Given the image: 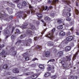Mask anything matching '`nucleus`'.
<instances>
[{"mask_svg": "<svg viewBox=\"0 0 79 79\" xmlns=\"http://www.w3.org/2000/svg\"><path fill=\"white\" fill-rule=\"evenodd\" d=\"M29 8H31V10H27V13H28V14H29V13H30V12L31 11L32 15H34V14L35 12V10H34L32 9V6L31 5H30L29 6Z\"/></svg>", "mask_w": 79, "mask_h": 79, "instance_id": "f257e3e1", "label": "nucleus"}, {"mask_svg": "<svg viewBox=\"0 0 79 79\" xmlns=\"http://www.w3.org/2000/svg\"><path fill=\"white\" fill-rule=\"evenodd\" d=\"M53 33H50L49 34L47 35H46V37H48L50 39L52 40L53 39Z\"/></svg>", "mask_w": 79, "mask_h": 79, "instance_id": "f03ea898", "label": "nucleus"}, {"mask_svg": "<svg viewBox=\"0 0 79 79\" xmlns=\"http://www.w3.org/2000/svg\"><path fill=\"white\" fill-rule=\"evenodd\" d=\"M7 53V52H5V51H4L3 50H2V52L1 53H0V55H2V57H4V58H5L6 57V54Z\"/></svg>", "mask_w": 79, "mask_h": 79, "instance_id": "7ed1b4c3", "label": "nucleus"}, {"mask_svg": "<svg viewBox=\"0 0 79 79\" xmlns=\"http://www.w3.org/2000/svg\"><path fill=\"white\" fill-rule=\"evenodd\" d=\"M58 0H53L52 1H50V0H49L48 1V3H51L52 2V4H55L56 3L58 2Z\"/></svg>", "mask_w": 79, "mask_h": 79, "instance_id": "20e7f679", "label": "nucleus"}, {"mask_svg": "<svg viewBox=\"0 0 79 79\" xmlns=\"http://www.w3.org/2000/svg\"><path fill=\"white\" fill-rule=\"evenodd\" d=\"M13 72L14 73H19V70L18 68H15L13 69Z\"/></svg>", "mask_w": 79, "mask_h": 79, "instance_id": "39448f33", "label": "nucleus"}, {"mask_svg": "<svg viewBox=\"0 0 79 79\" xmlns=\"http://www.w3.org/2000/svg\"><path fill=\"white\" fill-rule=\"evenodd\" d=\"M27 16V15L26 14H23V15H20L19 16V18H22L23 19H24L25 18H26Z\"/></svg>", "mask_w": 79, "mask_h": 79, "instance_id": "423d86ee", "label": "nucleus"}, {"mask_svg": "<svg viewBox=\"0 0 79 79\" xmlns=\"http://www.w3.org/2000/svg\"><path fill=\"white\" fill-rule=\"evenodd\" d=\"M28 25L27 23H25L24 25H22V26L20 27V28H21L22 29H26L27 27V26Z\"/></svg>", "mask_w": 79, "mask_h": 79, "instance_id": "0eeeda50", "label": "nucleus"}, {"mask_svg": "<svg viewBox=\"0 0 79 79\" xmlns=\"http://www.w3.org/2000/svg\"><path fill=\"white\" fill-rule=\"evenodd\" d=\"M40 73L37 74H35L31 76V77L32 79H35L36 77H37L39 76V75H40Z\"/></svg>", "mask_w": 79, "mask_h": 79, "instance_id": "6e6552de", "label": "nucleus"}, {"mask_svg": "<svg viewBox=\"0 0 79 79\" xmlns=\"http://www.w3.org/2000/svg\"><path fill=\"white\" fill-rule=\"evenodd\" d=\"M60 63L62 64L64 68H66L67 67V65H66V64H65V62L64 61V60H62L60 62Z\"/></svg>", "mask_w": 79, "mask_h": 79, "instance_id": "1a4fd4ad", "label": "nucleus"}, {"mask_svg": "<svg viewBox=\"0 0 79 79\" xmlns=\"http://www.w3.org/2000/svg\"><path fill=\"white\" fill-rule=\"evenodd\" d=\"M73 39V36H69L67 37L66 38L67 40L68 41H71Z\"/></svg>", "mask_w": 79, "mask_h": 79, "instance_id": "9d476101", "label": "nucleus"}, {"mask_svg": "<svg viewBox=\"0 0 79 79\" xmlns=\"http://www.w3.org/2000/svg\"><path fill=\"white\" fill-rule=\"evenodd\" d=\"M71 50V47L70 46H67L65 48V50L66 52H68Z\"/></svg>", "mask_w": 79, "mask_h": 79, "instance_id": "9b49d317", "label": "nucleus"}, {"mask_svg": "<svg viewBox=\"0 0 79 79\" xmlns=\"http://www.w3.org/2000/svg\"><path fill=\"white\" fill-rule=\"evenodd\" d=\"M3 34H10V31L8 30H5L3 32Z\"/></svg>", "mask_w": 79, "mask_h": 79, "instance_id": "f8f14e48", "label": "nucleus"}, {"mask_svg": "<svg viewBox=\"0 0 79 79\" xmlns=\"http://www.w3.org/2000/svg\"><path fill=\"white\" fill-rule=\"evenodd\" d=\"M62 1L63 2H64V3H65L66 4H69V3H71V2L69 1V0H66V1L64 0H62Z\"/></svg>", "mask_w": 79, "mask_h": 79, "instance_id": "ddd939ff", "label": "nucleus"}, {"mask_svg": "<svg viewBox=\"0 0 79 79\" xmlns=\"http://www.w3.org/2000/svg\"><path fill=\"white\" fill-rule=\"evenodd\" d=\"M45 56L46 57H48L50 56V52L48 51H47L45 52Z\"/></svg>", "mask_w": 79, "mask_h": 79, "instance_id": "4468645a", "label": "nucleus"}, {"mask_svg": "<svg viewBox=\"0 0 79 79\" xmlns=\"http://www.w3.org/2000/svg\"><path fill=\"white\" fill-rule=\"evenodd\" d=\"M52 6H50L48 8V6H45V9L44 10L45 11V10H47L48 9V10H49L50 9H52Z\"/></svg>", "mask_w": 79, "mask_h": 79, "instance_id": "2eb2a0df", "label": "nucleus"}, {"mask_svg": "<svg viewBox=\"0 0 79 79\" xmlns=\"http://www.w3.org/2000/svg\"><path fill=\"white\" fill-rule=\"evenodd\" d=\"M29 25L31 26V29H34L35 28L34 26L31 23H29Z\"/></svg>", "mask_w": 79, "mask_h": 79, "instance_id": "dca6fc26", "label": "nucleus"}, {"mask_svg": "<svg viewBox=\"0 0 79 79\" xmlns=\"http://www.w3.org/2000/svg\"><path fill=\"white\" fill-rule=\"evenodd\" d=\"M44 20H47L48 21H50V18L48 16H46L44 17Z\"/></svg>", "mask_w": 79, "mask_h": 79, "instance_id": "f3484780", "label": "nucleus"}, {"mask_svg": "<svg viewBox=\"0 0 79 79\" xmlns=\"http://www.w3.org/2000/svg\"><path fill=\"white\" fill-rule=\"evenodd\" d=\"M36 15H37L38 18H42V15L40 13H38V14H37Z\"/></svg>", "mask_w": 79, "mask_h": 79, "instance_id": "a211bd4d", "label": "nucleus"}, {"mask_svg": "<svg viewBox=\"0 0 79 79\" xmlns=\"http://www.w3.org/2000/svg\"><path fill=\"white\" fill-rule=\"evenodd\" d=\"M50 16L53 17L55 16V12L52 11L50 14Z\"/></svg>", "mask_w": 79, "mask_h": 79, "instance_id": "6ab92c4d", "label": "nucleus"}, {"mask_svg": "<svg viewBox=\"0 0 79 79\" xmlns=\"http://www.w3.org/2000/svg\"><path fill=\"white\" fill-rule=\"evenodd\" d=\"M78 52H77L74 55L73 58V60H74L76 58V56H77V55H78Z\"/></svg>", "mask_w": 79, "mask_h": 79, "instance_id": "aec40b11", "label": "nucleus"}, {"mask_svg": "<svg viewBox=\"0 0 79 79\" xmlns=\"http://www.w3.org/2000/svg\"><path fill=\"white\" fill-rule=\"evenodd\" d=\"M58 55H59V56H62L63 55V52L62 51L59 52L58 53Z\"/></svg>", "mask_w": 79, "mask_h": 79, "instance_id": "412c9836", "label": "nucleus"}, {"mask_svg": "<svg viewBox=\"0 0 79 79\" xmlns=\"http://www.w3.org/2000/svg\"><path fill=\"white\" fill-rule=\"evenodd\" d=\"M23 41H21V40H19L15 43V44L18 45V44H19V43H21V42H23Z\"/></svg>", "mask_w": 79, "mask_h": 79, "instance_id": "4be33fe9", "label": "nucleus"}, {"mask_svg": "<svg viewBox=\"0 0 79 79\" xmlns=\"http://www.w3.org/2000/svg\"><path fill=\"white\" fill-rule=\"evenodd\" d=\"M50 73H47L44 74V76L45 77H48L50 76Z\"/></svg>", "mask_w": 79, "mask_h": 79, "instance_id": "5701e85b", "label": "nucleus"}, {"mask_svg": "<svg viewBox=\"0 0 79 79\" xmlns=\"http://www.w3.org/2000/svg\"><path fill=\"white\" fill-rule=\"evenodd\" d=\"M9 5H12V6H11L12 8H15V4H14L12 3V2H10L9 3Z\"/></svg>", "mask_w": 79, "mask_h": 79, "instance_id": "b1692460", "label": "nucleus"}, {"mask_svg": "<svg viewBox=\"0 0 79 79\" xmlns=\"http://www.w3.org/2000/svg\"><path fill=\"white\" fill-rule=\"evenodd\" d=\"M63 25H60V26H58L57 28L58 29H62L63 27Z\"/></svg>", "mask_w": 79, "mask_h": 79, "instance_id": "393cba45", "label": "nucleus"}, {"mask_svg": "<svg viewBox=\"0 0 79 79\" xmlns=\"http://www.w3.org/2000/svg\"><path fill=\"white\" fill-rule=\"evenodd\" d=\"M27 4L26 2L25 1H23L22 2V6H26Z\"/></svg>", "mask_w": 79, "mask_h": 79, "instance_id": "a878e982", "label": "nucleus"}, {"mask_svg": "<svg viewBox=\"0 0 79 79\" xmlns=\"http://www.w3.org/2000/svg\"><path fill=\"white\" fill-rule=\"evenodd\" d=\"M2 68L3 69H7L8 68V66H7V64H5L2 67Z\"/></svg>", "mask_w": 79, "mask_h": 79, "instance_id": "bb28decb", "label": "nucleus"}, {"mask_svg": "<svg viewBox=\"0 0 79 79\" xmlns=\"http://www.w3.org/2000/svg\"><path fill=\"white\" fill-rule=\"evenodd\" d=\"M60 34L61 35L64 36V35H65V33H64V31H61L60 33Z\"/></svg>", "mask_w": 79, "mask_h": 79, "instance_id": "cd10ccee", "label": "nucleus"}, {"mask_svg": "<svg viewBox=\"0 0 79 79\" xmlns=\"http://www.w3.org/2000/svg\"><path fill=\"white\" fill-rule=\"evenodd\" d=\"M26 37V35L25 34L22 35L20 36V37L21 39H23V38H24Z\"/></svg>", "mask_w": 79, "mask_h": 79, "instance_id": "c85d7f7f", "label": "nucleus"}, {"mask_svg": "<svg viewBox=\"0 0 79 79\" xmlns=\"http://www.w3.org/2000/svg\"><path fill=\"white\" fill-rule=\"evenodd\" d=\"M39 67L40 69H44V66L42 65H40Z\"/></svg>", "mask_w": 79, "mask_h": 79, "instance_id": "c756f323", "label": "nucleus"}, {"mask_svg": "<svg viewBox=\"0 0 79 79\" xmlns=\"http://www.w3.org/2000/svg\"><path fill=\"white\" fill-rule=\"evenodd\" d=\"M67 59L68 61H70L71 60V57L70 56H66Z\"/></svg>", "mask_w": 79, "mask_h": 79, "instance_id": "7c9ffc66", "label": "nucleus"}, {"mask_svg": "<svg viewBox=\"0 0 79 79\" xmlns=\"http://www.w3.org/2000/svg\"><path fill=\"white\" fill-rule=\"evenodd\" d=\"M57 76L56 75L52 76L51 77V78L53 79H56V78Z\"/></svg>", "mask_w": 79, "mask_h": 79, "instance_id": "2f4dec72", "label": "nucleus"}, {"mask_svg": "<svg viewBox=\"0 0 79 79\" xmlns=\"http://www.w3.org/2000/svg\"><path fill=\"white\" fill-rule=\"evenodd\" d=\"M45 10V6H43L41 8V9L40 10L41 11H44Z\"/></svg>", "mask_w": 79, "mask_h": 79, "instance_id": "473e14b6", "label": "nucleus"}, {"mask_svg": "<svg viewBox=\"0 0 79 79\" xmlns=\"http://www.w3.org/2000/svg\"><path fill=\"white\" fill-rule=\"evenodd\" d=\"M16 32H17V33H18V34H21L20 30H19V29H17L16 30Z\"/></svg>", "mask_w": 79, "mask_h": 79, "instance_id": "72a5a7b5", "label": "nucleus"}, {"mask_svg": "<svg viewBox=\"0 0 79 79\" xmlns=\"http://www.w3.org/2000/svg\"><path fill=\"white\" fill-rule=\"evenodd\" d=\"M52 69V68H51V67H48L47 69V70L48 71H50Z\"/></svg>", "mask_w": 79, "mask_h": 79, "instance_id": "f704fd0d", "label": "nucleus"}, {"mask_svg": "<svg viewBox=\"0 0 79 79\" xmlns=\"http://www.w3.org/2000/svg\"><path fill=\"white\" fill-rule=\"evenodd\" d=\"M18 6L19 7V8H22V5L21 4H19L18 5Z\"/></svg>", "mask_w": 79, "mask_h": 79, "instance_id": "c9c22d12", "label": "nucleus"}, {"mask_svg": "<svg viewBox=\"0 0 79 79\" xmlns=\"http://www.w3.org/2000/svg\"><path fill=\"white\" fill-rule=\"evenodd\" d=\"M41 21L43 23V24H44V26H46V23H45V22H44V20H41Z\"/></svg>", "mask_w": 79, "mask_h": 79, "instance_id": "e433bc0d", "label": "nucleus"}, {"mask_svg": "<svg viewBox=\"0 0 79 79\" xmlns=\"http://www.w3.org/2000/svg\"><path fill=\"white\" fill-rule=\"evenodd\" d=\"M8 12L10 14H11L13 13V11L11 9H9V10L8 11Z\"/></svg>", "mask_w": 79, "mask_h": 79, "instance_id": "4c0bfd02", "label": "nucleus"}, {"mask_svg": "<svg viewBox=\"0 0 79 79\" xmlns=\"http://www.w3.org/2000/svg\"><path fill=\"white\" fill-rule=\"evenodd\" d=\"M50 44H48V46H52V45H53V43H50Z\"/></svg>", "mask_w": 79, "mask_h": 79, "instance_id": "58836bf2", "label": "nucleus"}, {"mask_svg": "<svg viewBox=\"0 0 79 79\" xmlns=\"http://www.w3.org/2000/svg\"><path fill=\"white\" fill-rule=\"evenodd\" d=\"M53 62V61H55V59H51L49 60L48 62Z\"/></svg>", "mask_w": 79, "mask_h": 79, "instance_id": "ea45409f", "label": "nucleus"}, {"mask_svg": "<svg viewBox=\"0 0 79 79\" xmlns=\"http://www.w3.org/2000/svg\"><path fill=\"white\" fill-rule=\"evenodd\" d=\"M30 74V73L29 72H27L25 73V76H29Z\"/></svg>", "mask_w": 79, "mask_h": 79, "instance_id": "a19ab883", "label": "nucleus"}, {"mask_svg": "<svg viewBox=\"0 0 79 79\" xmlns=\"http://www.w3.org/2000/svg\"><path fill=\"white\" fill-rule=\"evenodd\" d=\"M57 23H62V21H61V20L60 19H58L57 20Z\"/></svg>", "mask_w": 79, "mask_h": 79, "instance_id": "79ce46f5", "label": "nucleus"}, {"mask_svg": "<svg viewBox=\"0 0 79 79\" xmlns=\"http://www.w3.org/2000/svg\"><path fill=\"white\" fill-rule=\"evenodd\" d=\"M15 38V35H13L11 36V39H14Z\"/></svg>", "mask_w": 79, "mask_h": 79, "instance_id": "37998d69", "label": "nucleus"}, {"mask_svg": "<svg viewBox=\"0 0 79 79\" xmlns=\"http://www.w3.org/2000/svg\"><path fill=\"white\" fill-rule=\"evenodd\" d=\"M37 48H39V49H40V50H41V49H42V46H37Z\"/></svg>", "mask_w": 79, "mask_h": 79, "instance_id": "c03bdc74", "label": "nucleus"}, {"mask_svg": "<svg viewBox=\"0 0 79 79\" xmlns=\"http://www.w3.org/2000/svg\"><path fill=\"white\" fill-rule=\"evenodd\" d=\"M66 20L67 21H71V18L69 17H67Z\"/></svg>", "mask_w": 79, "mask_h": 79, "instance_id": "a18cd8bd", "label": "nucleus"}, {"mask_svg": "<svg viewBox=\"0 0 79 79\" xmlns=\"http://www.w3.org/2000/svg\"><path fill=\"white\" fill-rule=\"evenodd\" d=\"M67 16H71V14L69 12H68L67 13Z\"/></svg>", "mask_w": 79, "mask_h": 79, "instance_id": "49530a36", "label": "nucleus"}, {"mask_svg": "<svg viewBox=\"0 0 79 79\" xmlns=\"http://www.w3.org/2000/svg\"><path fill=\"white\" fill-rule=\"evenodd\" d=\"M25 59L27 61L28 60H29V58L28 57H25Z\"/></svg>", "mask_w": 79, "mask_h": 79, "instance_id": "de8ad7c7", "label": "nucleus"}, {"mask_svg": "<svg viewBox=\"0 0 79 79\" xmlns=\"http://www.w3.org/2000/svg\"><path fill=\"white\" fill-rule=\"evenodd\" d=\"M38 39H39V37H36L34 38L35 40H38Z\"/></svg>", "mask_w": 79, "mask_h": 79, "instance_id": "09e8293b", "label": "nucleus"}, {"mask_svg": "<svg viewBox=\"0 0 79 79\" xmlns=\"http://www.w3.org/2000/svg\"><path fill=\"white\" fill-rule=\"evenodd\" d=\"M27 40L28 42H30V43H31V42H32V39H28Z\"/></svg>", "mask_w": 79, "mask_h": 79, "instance_id": "8fccbe9b", "label": "nucleus"}, {"mask_svg": "<svg viewBox=\"0 0 79 79\" xmlns=\"http://www.w3.org/2000/svg\"><path fill=\"white\" fill-rule=\"evenodd\" d=\"M75 11L77 15V14H78V13H79V11H78V10H75Z\"/></svg>", "mask_w": 79, "mask_h": 79, "instance_id": "3c124183", "label": "nucleus"}, {"mask_svg": "<svg viewBox=\"0 0 79 79\" xmlns=\"http://www.w3.org/2000/svg\"><path fill=\"white\" fill-rule=\"evenodd\" d=\"M27 46H29L30 45L29 44V43H28V42H26V44H25Z\"/></svg>", "mask_w": 79, "mask_h": 79, "instance_id": "603ef678", "label": "nucleus"}, {"mask_svg": "<svg viewBox=\"0 0 79 79\" xmlns=\"http://www.w3.org/2000/svg\"><path fill=\"white\" fill-rule=\"evenodd\" d=\"M15 0H12V1H13V2H14L15 3H18V1H19V0H16L15 1Z\"/></svg>", "mask_w": 79, "mask_h": 79, "instance_id": "864d4df0", "label": "nucleus"}, {"mask_svg": "<svg viewBox=\"0 0 79 79\" xmlns=\"http://www.w3.org/2000/svg\"><path fill=\"white\" fill-rule=\"evenodd\" d=\"M74 79V76L73 75H71L70 77V79Z\"/></svg>", "mask_w": 79, "mask_h": 79, "instance_id": "5fc2aeb1", "label": "nucleus"}, {"mask_svg": "<svg viewBox=\"0 0 79 79\" xmlns=\"http://www.w3.org/2000/svg\"><path fill=\"white\" fill-rule=\"evenodd\" d=\"M55 31V28H53L52 31V33H53Z\"/></svg>", "mask_w": 79, "mask_h": 79, "instance_id": "6e6d98bb", "label": "nucleus"}, {"mask_svg": "<svg viewBox=\"0 0 79 79\" xmlns=\"http://www.w3.org/2000/svg\"><path fill=\"white\" fill-rule=\"evenodd\" d=\"M27 33H29V34H31V31L30 30H28L27 31Z\"/></svg>", "mask_w": 79, "mask_h": 79, "instance_id": "4d7b16f0", "label": "nucleus"}, {"mask_svg": "<svg viewBox=\"0 0 79 79\" xmlns=\"http://www.w3.org/2000/svg\"><path fill=\"white\" fill-rule=\"evenodd\" d=\"M56 51H57V50H56V49H54L53 50V52L54 53H56Z\"/></svg>", "mask_w": 79, "mask_h": 79, "instance_id": "13d9d810", "label": "nucleus"}, {"mask_svg": "<svg viewBox=\"0 0 79 79\" xmlns=\"http://www.w3.org/2000/svg\"><path fill=\"white\" fill-rule=\"evenodd\" d=\"M36 24L37 25H39L40 24V22H39V21H37L36 22Z\"/></svg>", "mask_w": 79, "mask_h": 79, "instance_id": "bf43d9fd", "label": "nucleus"}, {"mask_svg": "<svg viewBox=\"0 0 79 79\" xmlns=\"http://www.w3.org/2000/svg\"><path fill=\"white\" fill-rule=\"evenodd\" d=\"M71 10L70 8H69L68 10H67V11H68L69 12L70 11H71Z\"/></svg>", "mask_w": 79, "mask_h": 79, "instance_id": "052dcab7", "label": "nucleus"}, {"mask_svg": "<svg viewBox=\"0 0 79 79\" xmlns=\"http://www.w3.org/2000/svg\"><path fill=\"white\" fill-rule=\"evenodd\" d=\"M3 47H4V44H2V45H0V48H3Z\"/></svg>", "mask_w": 79, "mask_h": 79, "instance_id": "680f3d73", "label": "nucleus"}, {"mask_svg": "<svg viewBox=\"0 0 79 79\" xmlns=\"http://www.w3.org/2000/svg\"><path fill=\"white\" fill-rule=\"evenodd\" d=\"M67 35H70L71 34V33H70V32H68L67 34Z\"/></svg>", "mask_w": 79, "mask_h": 79, "instance_id": "e2e57ef3", "label": "nucleus"}, {"mask_svg": "<svg viewBox=\"0 0 79 79\" xmlns=\"http://www.w3.org/2000/svg\"><path fill=\"white\" fill-rule=\"evenodd\" d=\"M13 18V16H10V19H12Z\"/></svg>", "mask_w": 79, "mask_h": 79, "instance_id": "0e129e2a", "label": "nucleus"}, {"mask_svg": "<svg viewBox=\"0 0 79 79\" xmlns=\"http://www.w3.org/2000/svg\"><path fill=\"white\" fill-rule=\"evenodd\" d=\"M77 76H75L73 78V79H77Z\"/></svg>", "mask_w": 79, "mask_h": 79, "instance_id": "69168bd1", "label": "nucleus"}, {"mask_svg": "<svg viewBox=\"0 0 79 79\" xmlns=\"http://www.w3.org/2000/svg\"><path fill=\"white\" fill-rule=\"evenodd\" d=\"M64 42H61V45H64Z\"/></svg>", "mask_w": 79, "mask_h": 79, "instance_id": "338daca9", "label": "nucleus"}, {"mask_svg": "<svg viewBox=\"0 0 79 79\" xmlns=\"http://www.w3.org/2000/svg\"><path fill=\"white\" fill-rule=\"evenodd\" d=\"M12 79H17V78L16 77H14L13 78H12Z\"/></svg>", "mask_w": 79, "mask_h": 79, "instance_id": "774afa93", "label": "nucleus"}]
</instances>
